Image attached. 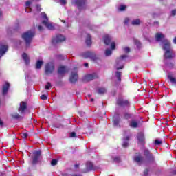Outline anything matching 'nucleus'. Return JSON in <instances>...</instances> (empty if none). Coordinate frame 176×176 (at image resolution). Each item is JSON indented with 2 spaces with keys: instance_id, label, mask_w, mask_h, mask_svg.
I'll return each instance as SVG.
<instances>
[{
  "instance_id": "aec40b11",
  "label": "nucleus",
  "mask_w": 176,
  "mask_h": 176,
  "mask_svg": "<svg viewBox=\"0 0 176 176\" xmlns=\"http://www.w3.org/2000/svg\"><path fill=\"white\" fill-rule=\"evenodd\" d=\"M113 122L114 126H119V123L120 122V116L119 114H116L113 117Z\"/></svg>"
},
{
  "instance_id": "a19ab883",
  "label": "nucleus",
  "mask_w": 176,
  "mask_h": 176,
  "mask_svg": "<svg viewBox=\"0 0 176 176\" xmlns=\"http://www.w3.org/2000/svg\"><path fill=\"white\" fill-rule=\"evenodd\" d=\"M124 52L125 53H130V52H131L130 47H124Z\"/></svg>"
},
{
  "instance_id": "774afa93",
  "label": "nucleus",
  "mask_w": 176,
  "mask_h": 176,
  "mask_svg": "<svg viewBox=\"0 0 176 176\" xmlns=\"http://www.w3.org/2000/svg\"><path fill=\"white\" fill-rule=\"evenodd\" d=\"M173 42H174V43H176V36L174 38Z\"/></svg>"
},
{
  "instance_id": "c85d7f7f",
  "label": "nucleus",
  "mask_w": 176,
  "mask_h": 176,
  "mask_svg": "<svg viewBox=\"0 0 176 176\" xmlns=\"http://www.w3.org/2000/svg\"><path fill=\"white\" fill-rule=\"evenodd\" d=\"M116 76L118 82H122V72L118 71L116 72Z\"/></svg>"
},
{
  "instance_id": "39448f33",
  "label": "nucleus",
  "mask_w": 176,
  "mask_h": 176,
  "mask_svg": "<svg viewBox=\"0 0 176 176\" xmlns=\"http://www.w3.org/2000/svg\"><path fill=\"white\" fill-rule=\"evenodd\" d=\"M78 67H74V72H72L69 76L70 83H76L78 82Z\"/></svg>"
},
{
  "instance_id": "2eb2a0df",
  "label": "nucleus",
  "mask_w": 176,
  "mask_h": 176,
  "mask_svg": "<svg viewBox=\"0 0 176 176\" xmlns=\"http://www.w3.org/2000/svg\"><path fill=\"white\" fill-rule=\"evenodd\" d=\"M9 50V47L7 45L0 44V58Z\"/></svg>"
},
{
  "instance_id": "f3484780",
  "label": "nucleus",
  "mask_w": 176,
  "mask_h": 176,
  "mask_svg": "<svg viewBox=\"0 0 176 176\" xmlns=\"http://www.w3.org/2000/svg\"><path fill=\"white\" fill-rule=\"evenodd\" d=\"M9 87H10V84L8 82H6L3 85V88H2V94H3V96H6V94H8V91H9Z\"/></svg>"
},
{
  "instance_id": "680f3d73",
  "label": "nucleus",
  "mask_w": 176,
  "mask_h": 176,
  "mask_svg": "<svg viewBox=\"0 0 176 176\" xmlns=\"http://www.w3.org/2000/svg\"><path fill=\"white\" fill-rule=\"evenodd\" d=\"M72 176H82V175L79 174V175H77V174H73L72 175Z\"/></svg>"
},
{
  "instance_id": "37998d69",
  "label": "nucleus",
  "mask_w": 176,
  "mask_h": 176,
  "mask_svg": "<svg viewBox=\"0 0 176 176\" xmlns=\"http://www.w3.org/2000/svg\"><path fill=\"white\" fill-rule=\"evenodd\" d=\"M75 137H76V133H75V132H72V133H70V138H75Z\"/></svg>"
},
{
  "instance_id": "f704fd0d",
  "label": "nucleus",
  "mask_w": 176,
  "mask_h": 176,
  "mask_svg": "<svg viewBox=\"0 0 176 176\" xmlns=\"http://www.w3.org/2000/svg\"><path fill=\"white\" fill-rule=\"evenodd\" d=\"M111 54H112V50H111L110 49H107L105 51V56H111Z\"/></svg>"
},
{
  "instance_id": "4be33fe9",
  "label": "nucleus",
  "mask_w": 176,
  "mask_h": 176,
  "mask_svg": "<svg viewBox=\"0 0 176 176\" xmlns=\"http://www.w3.org/2000/svg\"><path fill=\"white\" fill-rule=\"evenodd\" d=\"M155 38L157 42H160L162 39H164V34L162 33H156L155 34Z\"/></svg>"
},
{
  "instance_id": "864d4df0",
  "label": "nucleus",
  "mask_w": 176,
  "mask_h": 176,
  "mask_svg": "<svg viewBox=\"0 0 176 176\" xmlns=\"http://www.w3.org/2000/svg\"><path fill=\"white\" fill-rule=\"evenodd\" d=\"M123 68H124V66L122 65V66H120V67H117V68H116V70H117V71H119V69H123Z\"/></svg>"
},
{
  "instance_id": "a211bd4d",
  "label": "nucleus",
  "mask_w": 176,
  "mask_h": 176,
  "mask_svg": "<svg viewBox=\"0 0 176 176\" xmlns=\"http://www.w3.org/2000/svg\"><path fill=\"white\" fill-rule=\"evenodd\" d=\"M42 24H44V25H45V27H47V29L50 30L51 31L56 30L54 25H53V23H49L47 21H43Z\"/></svg>"
},
{
  "instance_id": "6e6552de",
  "label": "nucleus",
  "mask_w": 176,
  "mask_h": 176,
  "mask_svg": "<svg viewBox=\"0 0 176 176\" xmlns=\"http://www.w3.org/2000/svg\"><path fill=\"white\" fill-rule=\"evenodd\" d=\"M65 41V37L61 34L57 35L56 37L52 38V44L56 45L57 43H61Z\"/></svg>"
},
{
  "instance_id": "8fccbe9b",
  "label": "nucleus",
  "mask_w": 176,
  "mask_h": 176,
  "mask_svg": "<svg viewBox=\"0 0 176 176\" xmlns=\"http://www.w3.org/2000/svg\"><path fill=\"white\" fill-rule=\"evenodd\" d=\"M60 3H61V5H66L67 1L65 0H60Z\"/></svg>"
},
{
  "instance_id": "bf43d9fd",
  "label": "nucleus",
  "mask_w": 176,
  "mask_h": 176,
  "mask_svg": "<svg viewBox=\"0 0 176 176\" xmlns=\"http://www.w3.org/2000/svg\"><path fill=\"white\" fill-rule=\"evenodd\" d=\"M172 174H173V175H176V169H175L172 171Z\"/></svg>"
},
{
  "instance_id": "b1692460",
  "label": "nucleus",
  "mask_w": 176,
  "mask_h": 176,
  "mask_svg": "<svg viewBox=\"0 0 176 176\" xmlns=\"http://www.w3.org/2000/svg\"><path fill=\"white\" fill-rule=\"evenodd\" d=\"M86 44L87 45H88L89 47L91 46V36L90 35V34H87V38H86Z\"/></svg>"
},
{
  "instance_id": "a878e982",
  "label": "nucleus",
  "mask_w": 176,
  "mask_h": 176,
  "mask_svg": "<svg viewBox=\"0 0 176 176\" xmlns=\"http://www.w3.org/2000/svg\"><path fill=\"white\" fill-rule=\"evenodd\" d=\"M127 55H121L120 58H118L116 60L117 65H119V63L122 61V60H124V58H127Z\"/></svg>"
},
{
  "instance_id": "bb28decb",
  "label": "nucleus",
  "mask_w": 176,
  "mask_h": 176,
  "mask_svg": "<svg viewBox=\"0 0 176 176\" xmlns=\"http://www.w3.org/2000/svg\"><path fill=\"white\" fill-rule=\"evenodd\" d=\"M42 65H43V61L42 60H37L36 63V69H41L42 68Z\"/></svg>"
},
{
  "instance_id": "2f4dec72",
  "label": "nucleus",
  "mask_w": 176,
  "mask_h": 176,
  "mask_svg": "<svg viewBox=\"0 0 176 176\" xmlns=\"http://www.w3.org/2000/svg\"><path fill=\"white\" fill-rule=\"evenodd\" d=\"M168 79H169L171 83H175V85H176V78L173 77V76L168 75Z\"/></svg>"
},
{
  "instance_id": "9b49d317",
  "label": "nucleus",
  "mask_w": 176,
  "mask_h": 176,
  "mask_svg": "<svg viewBox=\"0 0 176 176\" xmlns=\"http://www.w3.org/2000/svg\"><path fill=\"white\" fill-rule=\"evenodd\" d=\"M98 76L94 73L92 74H87L84 76V80L86 82H90L91 80H94V79H97Z\"/></svg>"
},
{
  "instance_id": "dca6fc26",
  "label": "nucleus",
  "mask_w": 176,
  "mask_h": 176,
  "mask_svg": "<svg viewBox=\"0 0 176 176\" xmlns=\"http://www.w3.org/2000/svg\"><path fill=\"white\" fill-rule=\"evenodd\" d=\"M58 75L60 76H64L67 74V67L65 66H59L57 70Z\"/></svg>"
},
{
  "instance_id": "412c9836",
  "label": "nucleus",
  "mask_w": 176,
  "mask_h": 176,
  "mask_svg": "<svg viewBox=\"0 0 176 176\" xmlns=\"http://www.w3.org/2000/svg\"><path fill=\"white\" fill-rule=\"evenodd\" d=\"M170 47H171V43H170V41H168V40L164 39L163 46L164 50H170Z\"/></svg>"
},
{
  "instance_id": "c9c22d12",
  "label": "nucleus",
  "mask_w": 176,
  "mask_h": 176,
  "mask_svg": "<svg viewBox=\"0 0 176 176\" xmlns=\"http://www.w3.org/2000/svg\"><path fill=\"white\" fill-rule=\"evenodd\" d=\"M57 163H58V160L54 159L51 162V165L52 166H57Z\"/></svg>"
},
{
  "instance_id": "49530a36",
  "label": "nucleus",
  "mask_w": 176,
  "mask_h": 176,
  "mask_svg": "<svg viewBox=\"0 0 176 176\" xmlns=\"http://www.w3.org/2000/svg\"><path fill=\"white\" fill-rule=\"evenodd\" d=\"M122 146L123 148H127V146H129V142H124L122 144Z\"/></svg>"
},
{
  "instance_id": "7c9ffc66",
  "label": "nucleus",
  "mask_w": 176,
  "mask_h": 176,
  "mask_svg": "<svg viewBox=\"0 0 176 176\" xmlns=\"http://www.w3.org/2000/svg\"><path fill=\"white\" fill-rule=\"evenodd\" d=\"M131 127H133V129H137L138 127V122H135V120H132L130 122Z\"/></svg>"
},
{
  "instance_id": "052dcab7",
  "label": "nucleus",
  "mask_w": 176,
  "mask_h": 176,
  "mask_svg": "<svg viewBox=\"0 0 176 176\" xmlns=\"http://www.w3.org/2000/svg\"><path fill=\"white\" fill-rule=\"evenodd\" d=\"M135 45H138V46H140L141 45V43H140V41H135Z\"/></svg>"
},
{
  "instance_id": "79ce46f5",
  "label": "nucleus",
  "mask_w": 176,
  "mask_h": 176,
  "mask_svg": "<svg viewBox=\"0 0 176 176\" xmlns=\"http://www.w3.org/2000/svg\"><path fill=\"white\" fill-rule=\"evenodd\" d=\"M149 174V169L146 168L144 171V176H148V175Z\"/></svg>"
},
{
  "instance_id": "6ab92c4d",
  "label": "nucleus",
  "mask_w": 176,
  "mask_h": 176,
  "mask_svg": "<svg viewBox=\"0 0 176 176\" xmlns=\"http://www.w3.org/2000/svg\"><path fill=\"white\" fill-rule=\"evenodd\" d=\"M174 56L175 55L171 52V50H166V52H165V54H164L165 58H166L168 60H171V58H173Z\"/></svg>"
},
{
  "instance_id": "1a4fd4ad",
  "label": "nucleus",
  "mask_w": 176,
  "mask_h": 176,
  "mask_svg": "<svg viewBox=\"0 0 176 176\" xmlns=\"http://www.w3.org/2000/svg\"><path fill=\"white\" fill-rule=\"evenodd\" d=\"M137 140L138 141V144H140L142 146H145V135H144V133L140 132L138 134Z\"/></svg>"
},
{
  "instance_id": "4468645a",
  "label": "nucleus",
  "mask_w": 176,
  "mask_h": 176,
  "mask_svg": "<svg viewBox=\"0 0 176 176\" xmlns=\"http://www.w3.org/2000/svg\"><path fill=\"white\" fill-rule=\"evenodd\" d=\"M27 109V103L24 101H22L20 103V106L18 108V111L20 112V113L23 114L25 112V110Z\"/></svg>"
},
{
  "instance_id": "a18cd8bd",
  "label": "nucleus",
  "mask_w": 176,
  "mask_h": 176,
  "mask_svg": "<svg viewBox=\"0 0 176 176\" xmlns=\"http://www.w3.org/2000/svg\"><path fill=\"white\" fill-rule=\"evenodd\" d=\"M114 162H116L117 163H120V157H115Z\"/></svg>"
},
{
  "instance_id": "ddd939ff",
  "label": "nucleus",
  "mask_w": 176,
  "mask_h": 176,
  "mask_svg": "<svg viewBox=\"0 0 176 176\" xmlns=\"http://www.w3.org/2000/svg\"><path fill=\"white\" fill-rule=\"evenodd\" d=\"M87 0H74V3L77 5L78 9L82 10V8L86 5Z\"/></svg>"
},
{
  "instance_id": "e433bc0d",
  "label": "nucleus",
  "mask_w": 176,
  "mask_h": 176,
  "mask_svg": "<svg viewBox=\"0 0 176 176\" xmlns=\"http://www.w3.org/2000/svg\"><path fill=\"white\" fill-rule=\"evenodd\" d=\"M52 87V84L50 82H47V85H45V90H50Z\"/></svg>"
},
{
  "instance_id": "13d9d810",
  "label": "nucleus",
  "mask_w": 176,
  "mask_h": 176,
  "mask_svg": "<svg viewBox=\"0 0 176 176\" xmlns=\"http://www.w3.org/2000/svg\"><path fill=\"white\" fill-rule=\"evenodd\" d=\"M25 5H26V6H30V5H31V2L30 1H27L25 3Z\"/></svg>"
},
{
  "instance_id": "de8ad7c7",
  "label": "nucleus",
  "mask_w": 176,
  "mask_h": 176,
  "mask_svg": "<svg viewBox=\"0 0 176 176\" xmlns=\"http://www.w3.org/2000/svg\"><path fill=\"white\" fill-rule=\"evenodd\" d=\"M130 21V19H129V18H126L125 19H124V24H129V22Z\"/></svg>"
},
{
  "instance_id": "20e7f679",
  "label": "nucleus",
  "mask_w": 176,
  "mask_h": 176,
  "mask_svg": "<svg viewBox=\"0 0 176 176\" xmlns=\"http://www.w3.org/2000/svg\"><path fill=\"white\" fill-rule=\"evenodd\" d=\"M82 56L83 58H91V60H93V61H96V60H98L97 55L94 52L90 51L82 53Z\"/></svg>"
},
{
  "instance_id": "f8f14e48",
  "label": "nucleus",
  "mask_w": 176,
  "mask_h": 176,
  "mask_svg": "<svg viewBox=\"0 0 176 176\" xmlns=\"http://www.w3.org/2000/svg\"><path fill=\"white\" fill-rule=\"evenodd\" d=\"M133 160L136 162V163H144L145 158L141 155L140 153H136L135 155Z\"/></svg>"
},
{
  "instance_id": "09e8293b",
  "label": "nucleus",
  "mask_w": 176,
  "mask_h": 176,
  "mask_svg": "<svg viewBox=\"0 0 176 176\" xmlns=\"http://www.w3.org/2000/svg\"><path fill=\"white\" fill-rule=\"evenodd\" d=\"M28 137V133H22V138H27Z\"/></svg>"
},
{
  "instance_id": "338daca9",
  "label": "nucleus",
  "mask_w": 176,
  "mask_h": 176,
  "mask_svg": "<svg viewBox=\"0 0 176 176\" xmlns=\"http://www.w3.org/2000/svg\"><path fill=\"white\" fill-rule=\"evenodd\" d=\"M154 24H157V25H158L159 21H155V22H154Z\"/></svg>"
},
{
  "instance_id": "cd10ccee",
  "label": "nucleus",
  "mask_w": 176,
  "mask_h": 176,
  "mask_svg": "<svg viewBox=\"0 0 176 176\" xmlns=\"http://www.w3.org/2000/svg\"><path fill=\"white\" fill-rule=\"evenodd\" d=\"M132 25H140L141 24V20L140 19H134L131 22Z\"/></svg>"
},
{
  "instance_id": "0e129e2a",
  "label": "nucleus",
  "mask_w": 176,
  "mask_h": 176,
  "mask_svg": "<svg viewBox=\"0 0 176 176\" xmlns=\"http://www.w3.org/2000/svg\"><path fill=\"white\" fill-rule=\"evenodd\" d=\"M125 140H126V141H129V140H130V137H129V136H126V138H125Z\"/></svg>"
},
{
  "instance_id": "473e14b6",
  "label": "nucleus",
  "mask_w": 176,
  "mask_h": 176,
  "mask_svg": "<svg viewBox=\"0 0 176 176\" xmlns=\"http://www.w3.org/2000/svg\"><path fill=\"white\" fill-rule=\"evenodd\" d=\"M163 144V142L162 140H160L159 139H156L154 142V144L155 146H160Z\"/></svg>"
},
{
  "instance_id": "6e6d98bb",
  "label": "nucleus",
  "mask_w": 176,
  "mask_h": 176,
  "mask_svg": "<svg viewBox=\"0 0 176 176\" xmlns=\"http://www.w3.org/2000/svg\"><path fill=\"white\" fill-rule=\"evenodd\" d=\"M58 58H59V60H64V58H63L62 55H58Z\"/></svg>"
},
{
  "instance_id": "4c0bfd02",
  "label": "nucleus",
  "mask_w": 176,
  "mask_h": 176,
  "mask_svg": "<svg viewBox=\"0 0 176 176\" xmlns=\"http://www.w3.org/2000/svg\"><path fill=\"white\" fill-rule=\"evenodd\" d=\"M126 6H123V5L120 6L119 8L120 12H123L126 10Z\"/></svg>"
},
{
  "instance_id": "5fc2aeb1",
  "label": "nucleus",
  "mask_w": 176,
  "mask_h": 176,
  "mask_svg": "<svg viewBox=\"0 0 176 176\" xmlns=\"http://www.w3.org/2000/svg\"><path fill=\"white\" fill-rule=\"evenodd\" d=\"M171 13H172V16H175L176 15V10H173Z\"/></svg>"
},
{
  "instance_id": "ea45409f",
  "label": "nucleus",
  "mask_w": 176,
  "mask_h": 176,
  "mask_svg": "<svg viewBox=\"0 0 176 176\" xmlns=\"http://www.w3.org/2000/svg\"><path fill=\"white\" fill-rule=\"evenodd\" d=\"M43 19H45L43 21H49V19L47 18V15L45 13L43 14Z\"/></svg>"
},
{
  "instance_id": "f257e3e1",
  "label": "nucleus",
  "mask_w": 176,
  "mask_h": 176,
  "mask_svg": "<svg viewBox=\"0 0 176 176\" xmlns=\"http://www.w3.org/2000/svg\"><path fill=\"white\" fill-rule=\"evenodd\" d=\"M22 38L25 41L26 47H30L34 36H35V31L28 30L22 34Z\"/></svg>"
},
{
  "instance_id": "e2e57ef3",
  "label": "nucleus",
  "mask_w": 176,
  "mask_h": 176,
  "mask_svg": "<svg viewBox=\"0 0 176 176\" xmlns=\"http://www.w3.org/2000/svg\"><path fill=\"white\" fill-rule=\"evenodd\" d=\"M74 167H75L76 168H79V164H75V165H74Z\"/></svg>"
},
{
  "instance_id": "603ef678",
  "label": "nucleus",
  "mask_w": 176,
  "mask_h": 176,
  "mask_svg": "<svg viewBox=\"0 0 176 176\" xmlns=\"http://www.w3.org/2000/svg\"><path fill=\"white\" fill-rule=\"evenodd\" d=\"M124 118H125V119H129V118H130V114H129V113H125V114H124Z\"/></svg>"
},
{
  "instance_id": "4d7b16f0",
  "label": "nucleus",
  "mask_w": 176,
  "mask_h": 176,
  "mask_svg": "<svg viewBox=\"0 0 176 176\" xmlns=\"http://www.w3.org/2000/svg\"><path fill=\"white\" fill-rule=\"evenodd\" d=\"M25 12H26V13H30V12H31V9L25 8Z\"/></svg>"
},
{
  "instance_id": "58836bf2",
  "label": "nucleus",
  "mask_w": 176,
  "mask_h": 176,
  "mask_svg": "<svg viewBox=\"0 0 176 176\" xmlns=\"http://www.w3.org/2000/svg\"><path fill=\"white\" fill-rule=\"evenodd\" d=\"M111 47L112 50H115V49H116V44L115 43V42H112L111 43Z\"/></svg>"
},
{
  "instance_id": "7ed1b4c3",
  "label": "nucleus",
  "mask_w": 176,
  "mask_h": 176,
  "mask_svg": "<svg viewBox=\"0 0 176 176\" xmlns=\"http://www.w3.org/2000/svg\"><path fill=\"white\" fill-rule=\"evenodd\" d=\"M56 67L54 66V63L52 62L47 63L45 67V75H52L54 72V69Z\"/></svg>"
},
{
  "instance_id": "423d86ee",
  "label": "nucleus",
  "mask_w": 176,
  "mask_h": 176,
  "mask_svg": "<svg viewBox=\"0 0 176 176\" xmlns=\"http://www.w3.org/2000/svg\"><path fill=\"white\" fill-rule=\"evenodd\" d=\"M116 104L118 105V107L126 108V107H130V102L123 99V98H118L116 101Z\"/></svg>"
},
{
  "instance_id": "0eeeda50",
  "label": "nucleus",
  "mask_w": 176,
  "mask_h": 176,
  "mask_svg": "<svg viewBox=\"0 0 176 176\" xmlns=\"http://www.w3.org/2000/svg\"><path fill=\"white\" fill-rule=\"evenodd\" d=\"M144 156L146 159H147L148 163H155V156H153V154H152L149 150H144Z\"/></svg>"
},
{
  "instance_id": "3c124183",
  "label": "nucleus",
  "mask_w": 176,
  "mask_h": 176,
  "mask_svg": "<svg viewBox=\"0 0 176 176\" xmlns=\"http://www.w3.org/2000/svg\"><path fill=\"white\" fill-rule=\"evenodd\" d=\"M38 30L39 31H43V27L42 25H38Z\"/></svg>"
},
{
  "instance_id": "c03bdc74",
  "label": "nucleus",
  "mask_w": 176,
  "mask_h": 176,
  "mask_svg": "<svg viewBox=\"0 0 176 176\" xmlns=\"http://www.w3.org/2000/svg\"><path fill=\"white\" fill-rule=\"evenodd\" d=\"M41 100H47V96L45 94H43V95H41Z\"/></svg>"
},
{
  "instance_id": "f03ea898",
  "label": "nucleus",
  "mask_w": 176,
  "mask_h": 176,
  "mask_svg": "<svg viewBox=\"0 0 176 176\" xmlns=\"http://www.w3.org/2000/svg\"><path fill=\"white\" fill-rule=\"evenodd\" d=\"M42 157V151L41 150L36 151L32 156V165L35 166L39 163V160Z\"/></svg>"
},
{
  "instance_id": "393cba45",
  "label": "nucleus",
  "mask_w": 176,
  "mask_h": 176,
  "mask_svg": "<svg viewBox=\"0 0 176 176\" xmlns=\"http://www.w3.org/2000/svg\"><path fill=\"white\" fill-rule=\"evenodd\" d=\"M111 41H112V38H111V37L109 36H104V45H107L108 46V45L111 44Z\"/></svg>"
},
{
  "instance_id": "69168bd1",
  "label": "nucleus",
  "mask_w": 176,
  "mask_h": 176,
  "mask_svg": "<svg viewBox=\"0 0 176 176\" xmlns=\"http://www.w3.org/2000/svg\"><path fill=\"white\" fill-rule=\"evenodd\" d=\"M85 67H89V63H86L84 64Z\"/></svg>"
},
{
  "instance_id": "5701e85b",
  "label": "nucleus",
  "mask_w": 176,
  "mask_h": 176,
  "mask_svg": "<svg viewBox=\"0 0 176 176\" xmlns=\"http://www.w3.org/2000/svg\"><path fill=\"white\" fill-rule=\"evenodd\" d=\"M22 58H23L26 65H28V64H30V57H28V55L27 54V53H23L22 54Z\"/></svg>"
},
{
  "instance_id": "72a5a7b5",
  "label": "nucleus",
  "mask_w": 176,
  "mask_h": 176,
  "mask_svg": "<svg viewBox=\"0 0 176 176\" xmlns=\"http://www.w3.org/2000/svg\"><path fill=\"white\" fill-rule=\"evenodd\" d=\"M12 119H21V116H20V114H19L18 113H15L14 114L11 115Z\"/></svg>"
},
{
  "instance_id": "c756f323",
  "label": "nucleus",
  "mask_w": 176,
  "mask_h": 176,
  "mask_svg": "<svg viewBox=\"0 0 176 176\" xmlns=\"http://www.w3.org/2000/svg\"><path fill=\"white\" fill-rule=\"evenodd\" d=\"M98 94H104V93H107V89H105L104 87L98 88Z\"/></svg>"
},
{
  "instance_id": "9d476101",
  "label": "nucleus",
  "mask_w": 176,
  "mask_h": 176,
  "mask_svg": "<svg viewBox=\"0 0 176 176\" xmlns=\"http://www.w3.org/2000/svg\"><path fill=\"white\" fill-rule=\"evenodd\" d=\"M94 170H96V168H94L93 163L88 162L86 164V168L82 170V173H89V171H94Z\"/></svg>"
}]
</instances>
